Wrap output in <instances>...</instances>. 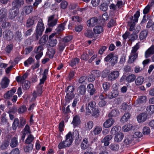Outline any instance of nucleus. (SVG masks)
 I'll return each instance as SVG.
<instances>
[{
    "instance_id": "47",
    "label": "nucleus",
    "mask_w": 154,
    "mask_h": 154,
    "mask_svg": "<svg viewBox=\"0 0 154 154\" xmlns=\"http://www.w3.org/2000/svg\"><path fill=\"white\" fill-rule=\"evenodd\" d=\"M102 128L100 126H96L93 131L94 134L97 135L100 134L102 131Z\"/></svg>"
},
{
    "instance_id": "28",
    "label": "nucleus",
    "mask_w": 154,
    "mask_h": 154,
    "mask_svg": "<svg viewBox=\"0 0 154 154\" xmlns=\"http://www.w3.org/2000/svg\"><path fill=\"white\" fill-rule=\"evenodd\" d=\"M147 100L146 97L145 96H141L138 97L136 101L138 104L145 103Z\"/></svg>"
},
{
    "instance_id": "55",
    "label": "nucleus",
    "mask_w": 154,
    "mask_h": 154,
    "mask_svg": "<svg viewBox=\"0 0 154 154\" xmlns=\"http://www.w3.org/2000/svg\"><path fill=\"white\" fill-rule=\"evenodd\" d=\"M71 133L72 134V139H73V138L74 137H75L76 139H78L79 137V134L78 131L77 130H75L73 133Z\"/></svg>"
},
{
    "instance_id": "40",
    "label": "nucleus",
    "mask_w": 154,
    "mask_h": 154,
    "mask_svg": "<svg viewBox=\"0 0 154 154\" xmlns=\"http://www.w3.org/2000/svg\"><path fill=\"white\" fill-rule=\"evenodd\" d=\"M105 14V13H104L102 16L100 17L99 21L100 22H99V23L100 25H103L105 24L106 15Z\"/></svg>"
},
{
    "instance_id": "38",
    "label": "nucleus",
    "mask_w": 154,
    "mask_h": 154,
    "mask_svg": "<svg viewBox=\"0 0 154 154\" xmlns=\"http://www.w3.org/2000/svg\"><path fill=\"white\" fill-rule=\"evenodd\" d=\"M130 113H125L121 118V122H127L130 118Z\"/></svg>"
},
{
    "instance_id": "27",
    "label": "nucleus",
    "mask_w": 154,
    "mask_h": 154,
    "mask_svg": "<svg viewBox=\"0 0 154 154\" xmlns=\"http://www.w3.org/2000/svg\"><path fill=\"white\" fill-rule=\"evenodd\" d=\"M80 120L79 116H75L73 118L72 123L74 126L78 125L80 123Z\"/></svg>"
},
{
    "instance_id": "59",
    "label": "nucleus",
    "mask_w": 154,
    "mask_h": 154,
    "mask_svg": "<svg viewBox=\"0 0 154 154\" xmlns=\"http://www.w3.org/2000/svg\"><path fill=\"white\" fill-rule=\"evenodd\" d=\"M91 73L94 76L95 78L97 77L100 76V72L98 70H94L92 71L91 72Z\"/></svg>"
},
{
    "instance_id": "41",
    "label": "nucleus",
    "mask_w": 154,
    "mask_h": 154,
    "mask_svg": "<svg viewBox=\"0 0 154 154\" xmlns=\"http://www.w3.org/2000/svg\"><path fill=\"white\" fill-rule=\"evenodd\" d=\"M30 86V82L27 80L25 81L23 84V89L25 90L28 89L29 88Z\"/></svg>"
},
{
    "instance_id": "60",
    "label": "nucleus",
    "mask_w": 154,
    "mask_h": 154,
    "mask_svg": "<svg viewBox=\"0 0 154 154\" xmlns=\"http://www.w3.org/2000/svg\"><path fill=\"white\" fill-rule=\"evenodd\" d=\"M41 85L42 84L40 85L39 83V85L37 87V92L38 93V96H40L42 92V86H41Z\"/></svg>"
},
{
    "instance_id": "39",
    "label": "nucleus",
    "mask_w": 154,
    "mask_h": 154,
    "mask_svg": "<svg viewBox=\"0 0 154 154\" xmlns=\"http://www.w3.org/2000/svg\"><path fill=\"white\" fill-rule=\"evenodd\" d=\"M79 61V59L77 58L73 59L69 62V65L71 66H74L78 64Z\"/></svg>"
},
{
    "instance_id": "57",
    "label": "nucleus",
    "mask_w": 154,
    "mask_h": 154,
    "mask_svg": "<svg viewBox=\"0 0 154 154\" xmlns=\"http://www.w3.org/2000/svg\"><path fill=\"white\" fill-rule=\"evenodd\" d=\"M2 22L3 23L2 24V26L3 28H4L5 27L11 26V23L9 22H7L6 19H5V20H4L3 21H2Z\"/></svg>"
},
{
    "instance_id": "37",
    "label": "nucleus",
    "mask_w": 154,
    "mask_h": 154,
    "mask_svg": "<svg viewBox=\"0 0 154 154\" xmlns=\"http://www.w3.org/2000/svg\"><path fill=\"white\" fill-rule=\"evenodd\" d=\"M144 79L143 77L142 76L138 77L135 81L136 85H142L144 81Z\"/></svg>"
},
{
    "instance_id": "44",
    "label": "nucleus",
    "mask_w": 154,
    "mask_h": 154,
    "mask_svg": "<svg viewBox=\"0 0 154 154\" xmlns=\"http://www.w3.org/2000/svg\"><path fill=\"white\" fill-rule=\"evenodd\" d=\"M93 125L92 122L90 121L87 122L85 124V128L87 130L89 131L92 128Z\"/></svg>"
},
{
    "instance_id": "10",
    "label": "nucleus",
    "mask_w": 154,
    "mask_h": 154,
    "mask_svg": "<svg viewBox=\"0 0 154 154\" xmlns=\"http://www.w3.org/2000/svg\"><path fill=\"white\" fill-rule=\"evenodd\" d=\"M54 15H52L48 18V25L50 27H53L56 25L58 20L54 19Z\"/></svg>"
},
{
    "instance_id": "17",
    "label": "nucleus",
    "mask_w": 154,
    "mask_h": 154,
    "mask_svg": "<svg viewBox=\"0 0 154 154\" xmlns=\"http://www.w3.org/2000/svg\"><path fill=\"white\" fill-rule=\"evenodd\" d=\"M9 82V79L6 77H4L0 83L1 86L2 88H7Z\"/></svg>"
},
{
    "instance_id": "19",
    "label": "nucleus",
    "mask_w": 154,
    "mask_h": 154,
    "mask_svg": "<svg viewBox=\"0 0 154 154\" xmlns=\"http://www.w3.org/2000/svg\"><path fill=\"white\" fill-rule=\"evenodd\" d=\"M154 54V45L152 46L146 50L145 53V56L146 58H147Z\"/></svg>"
},
{
    "instance_id": "5",
    "label": "nucleus",
    "mask_w": 154,
    "mask_h": 154,
    "mask_svg": "<svg viewBox=\"0 0 154 154\" xmlns=\"http://www.w3.org/2000/svg\"><path fill=\"white\" fill-rule=\"evenodd\" d=\"M74 90V87L72 86H69L66 91V95L65 97L66 100L69 102L74 96L73 92Z\"/></svg>"
},
{
    "instance_id": "58",
    "label": "nucleus",
    "mask_w": 154,
    "mask_h": 154,
    "mask_svg": "<svg viewBox=\"0 0 154 154\" xmlns=\"http://www.w3.org/2000/svg\"><path fill=\"white\" fill-rule=\"evenodd\" d=\"M72 38V35H68L65 37L63 40V42H68L71 41Z\"/></svg>"
},
{
    "instance_id": "15",
    "label": "nucleus",
    "mask_w": 154,
    "mask_h": 154,
    "mask_svg": "<svg viewBox=\"0 0 154 154\" xmlns=\"http://www.w3.org/2000/svg\"><path fill=\"white\" fill-rule=\"evenodd\" d=\"M36 20V16L29 17L27 20L26 26L27 27H30L32 26Z\"/></svg>"
},
{
    "instance_id": "53",
    "label": "nucleus",
    "mask_w": 154,
    "mask_h": 154,
    "mask_svg": "<svg viewBox=\"0 0 154 154\" xmlns=\"http://www.w3.org/2000/svg\"><path fill=\"white\" fill-rule=\"evenodd\" d=\"M32 50V47L31 46L25 48L24 50L22 53L23 54H27L29 53Z\"/></svg>"
},
{
    "instance_id": "45",
    "label": "nucleus",
    "mask_w": 154,
    "mask_h": 154,
    "mask_svg": "<svg viewBox=\"0 0 154 154\" xmlns=\"http://www.w3.org/2000/svg\"><path fill=\"white\" fill-rule=\"evenodd\" d=\"M85 36L89 38H91L94 34L91 30H87L85 33Z\"/></svg>"
},
{
    "instance_id": "30",
    "label": "nucleus",
    "mask_w": 154,
    "mask_h": 154,
    "mask_svg": "<svg viewBox=\"0 0 154 154\" xmlns=\"http://www.w3.org/2000/svg\"><path fill=\"white\" fill-rule=\"evenodd\" d=\"M138 56V54H135L131 53L129 57L128 62L130 63H132L134 62V60L137 58Z\"/></svg>"
},
{
    "instance_id": "52",
    "label": "nucleus",
    "mask_w": 154,
    "mask_h": 154,
    "mask_svg": "<svg viewBox=\"0 0 154 154\" xmlns=\"http://www.w3.org/2000/svg\"><path fill=\"white\" fill-rule=\"evenodd\" d=\"M9 145L8 142H4L2 143L0 146V148L2 150H5L7 149Z\"/></svg>"
},
{
    "instance_id": "50",
    "label": "nucleus",
    "mask_w": 154,
    "mask_h": 154,
    "mask_svg": "<svg viewBox=\"0 0 154 154\" xmlns=\"http://www.w3.org/2000/svg\"><path fill=\"white\" fill-rule=\"evenodd\" d=\"M118 57L117 55H113L111 59L110 60V62L112 64V65L114 66L115 63H117Z\"/></svg>"
},
{
    "instance_id": "11",
    "label": "nucleus",
    "mask_w": 154,
    "mask_h": 154,
    "mask_svg": "<svg viewBox=\"0 0 154 154\" xmlns=\"http://www.w3.org/2000/svg\"><path fill=\"white\" fill-rule=\"evenodd\" d=\"M55 35L56 36V35L53 33L49 36L48 42L51 47L54 46L57 43V41L56 39L54 38Z\"/></svg>"
},
{
    "instance_id": "12",
    "label": "nucleus",
    "mask_w": 154,
    "mask_h": 154,
    "mask_svg": "<svg viewBox=\"0 0 154 154\" xmlns=\"http://www.w3.org/2000/svg\"><path fill=\"white\" fill-rule=\"evenodd\" d=\"M23 4V0H14L12 2L13 7L16 8V9H18V10Z\"/></svg>"
},
{
    "instance_id": "46",
    "label": "nucleus",
    "mask_w": 154,
    "mask_h": 154,
    "mask_svg": "<svg viewBox=\"0 0 154 154\" xmlns=\"http://www.w3.org/2000/svg\"><path fill=\"white\" fill-rule=\"evenodd\" d=\"M114 122V121L112 118H110L106 120V128L111 127Z\"/></svg>"
},
{
    "instance_id": "13",
    "label": "nucleus",
    "mask_w": 154,
    "mask_h": 154,
    "mask_svg": "<svg viewBox=\"0 0 154 154\" xmlns=\"http://www.w3.org/2000/svg\"><path fill=\"white\" fill-rule=\"evenodd\" d=\"M7 14V11L6 9L3 8L0 10V23L5 20Z\"/></svg>"
},
{
    "instance_id": "9",
    "label": "nucleus",
    "mask_w": 154,
    "mask_h": 154,
    "mask_svg": "<svg viewBox=\"0 0 154 154\" xmlns=\"http://www.w3.org/2000/svg\"><path fill=\"white\" fill-rule=\"evenodd\" d=\"M99 23L98 19L95 17L91 18L87 21V26L90 27H92Z\"/></svg>"
},
{
    "instance_id": "56",
    "label": "nucleus",
    "mask_w": 154,
    "mask_h": 154,
    "mask_svg": "<svg viewBox=\"0 0 154 154\" xmlns=\"http://www.w3.org/2000/svg\"><path fill=\"white\" fill-rule=\"evenodd\" d=\"M116 24V21L112 19L108 23L107 26L108 27L110 28L115 25Z\"/></svg>"
},
{
    "instance_id": "24",
    "label": "nucleus",
    "mask_w": 154,
    "mask_h": 154,
    "mask_svg": "<svg viewBox=\"0 0 154 154\" xmlns=\"http://www.w3.org/2000/svg\"><path fill=\"white\" fill-rule=\"evenodd\" d=\"M18 144V142L17 141V138L14 137L11 140L10 143V146L12 148H14L16 147Z\"/></svg>"
},
{
    "instance_id": "18",
    "label": "nucleus",
    "mask_w": 154,
    "mask_h": 154,
    "mask_svg": "<svg viewBox=\"0 0 154 154\" xmlns=\"http://www.w3.org/2000/svg\"><path fill=\"white\" fill-rule=\"evenodd\" d=\"M77 93L79 96L84 95L86 92V88L85 86L81 85L77 88Z\"/></svg>"
},
{
    "instance_id": "4",
    "label": "nucleus",
    "mask_w": 154,
    "mask_h": 154,
    "mask_svg": "<svg viewBox=\"0 0 154 154\" xmlns=\"http://www.w3.org/2000/svg\"><path fill=\"white\" fill-rule=\"evenodd\" d=\"M67 21H65L63 23L58 25L57 27L55 30L54 33L56 35V36L57 38H60L61 33L65 29V26L66 25Z\"/></svg>"
},
{
    "instance_id": "3",
    "label": "nucleus",
    "mask_w": 154,
    "mask_h": 154,
    "mask_svg": "<svg viewBox=\"0 0 154 154\" xmlns=\"http://www.w3.org/2000/svg\"><path fill=\"white\" fill-rule=\"evenodd\" d=\"M44 30L43 21L42 19H40L38 22L35 30V38L36 40H38L42 35Z\"/></svg>"
},
{
    "instance_id": "61",
    "label": "nucleus",
    "mask_w": 154,
    "mask_h": 154,
    "mask_svg": "<svg viewBox=\"0 0 154 154\" xmlns=\"http://www.w3.org/2000/svg\"><path fill=\"white\" fill-rule=\"evenodd\" d=\"M119 113V112L118 110H113L109 114V116H117Z\"/></svg>"
},
{
    "instance_id": "14",
    "label": "nucleus",
    "mask_w": 154,
    "mask_h": 154,
    "mask_svg": "<svg viewBox=\"0 0 154 154\" xmlns=\"http://www.w3.org/2000/svg\"><path fill=\"white\" fill-rule=\"evenodd\" d=\"M147 116L146 113H142L137 116V120L139 123L143 122L147 119Z\"/></svg>"
},
{
    "instance_id": "33",
    "label": "nucleus",
    "mask_w": 154,
    "mask_h": 154,
    "mask_svg": "<svg viewBox=\"0 0 154 154\" xmlns=\"http://www.w3.org/2000/svg\"><path fill=\"white\" fill-rule=\"evenodd\" d=\"M34 140V137L31 134H29L25 140V143L29 144L32 143Z\"/></svg>"
},
{
    "instance_id": "21",
    "label": "nucleus",
    "mask_w": 154,
    "mask_h": 154,
    "mask_svg": "<svg viewBox=\"0 0 154 154\" xmlns=\"http://www.w3.org/2000/svg\"><path fill=\"white\" fill-rule=\"evenodd\" d=\"M55 53V49L51 47L48 48L47 55L50 58H52Z\"/></svg>"
},
{
    "instance_id": "26",
    "label": "nucleus",
    "mask_w": 154,
    "mask_h": 154,
    "mask_svg": "<svg viewBox=\"0 0 154 154\" xmlns=\"http://www.w3.org/2000/svg\"><path fill=\"white\" fill-rule=\"evenodd\" d=\"M13 34L10 30H8L5 32V37L7 40H11L13 38Z\"/></svg>"
},
{
    "instance_id": "23",
    "label": "nucleus",
    "mask_w": 154,
    "mask_h": 154,
    "mask_svg": "<svg viewBox=\"0 0 154 154\" xmlns=\"http://www.w3.org/2000/svg\"><path fill=\"white\" fill-rule=\"evenodd\" d=\"M27 145L23 146V148L25 152H30L33 149V145L32 143L26 144Z\"/></svg>"
},
{
    "instance_id": "31",
    "label": "nucleus",
    "mask_w": 154,
    "mask_h": 154,
    "mask_svg": "<svg viewBox=\"0 0 154 154\" xmlns=\"http://www.w3.org/2000/svg\"><path fill=\"white\" fill-rule=\"evenodd\" d=\"M132 124H128L122 127V130L124 132H128L132 129Z\"/></svg>"
},
{
    "instance_id": "16",
    "label": "nucleus",
    "mask_w": 154,
    "mask_h": 154,
    "mask_svg": "<svg viewBox=\"0 0 154 154\" xmlns=\"http://www.w3.org/2000/svg\"><path fill=\"white\" fill-rule=\"evenodd\" d=\"M89 146L88 139L84 138L81 144V147L82 149L84 150L87 149Z\"/></svg>"
},
{
    "instance_id": "22",
    "label": "nucleus",
    "mask_w": 154,
    "mask_h": 154,
    "mask_svg": "<svg viewBox=\"0 0 154 154\" xmlns=\"http://www.w3.org/2000/svg\"><path fill=\"white\" fill-rule=\"evenodd\" d=\"M124 137V134L122 132L117 134L115 137V140L117 142H120L122 140Z\"/></svg>"
},
{
    "instance_id": "29",
    "label": "nucleus",
    "mask_w": 154,
    "mask_h": 154,
    "mask_svg": "<svg viewBox=\"0 0 154 154\" xmlns=\"http://www.w3.org/2000/svg\"><path fill=\"white\" fill-rule=\"evenodd\" d=\"M148 32L146 30L142 31L140 33L139 38L140 40H142L145 39L148 35Z\"/></svg>"
},
{
    "instance_id": "2",
    "label": "nucleus",
    "mask_w": 154,
    "mask_h": 154,
    "mask_svg": "<svg viewBox=\"0 0 154 154\" xmlns=\"http://www.w3.org/2000/svg\"><path fill=\"white\" fill-rule=\"evenodd\" d=\"M72 134L70 131L66 136V140L65 141L60 142L58 145L59 149H62L66 147H68L70 146L73 141Z\"/></svg>"
},
{
    "instance_id": "34",
    "label": "nucleus",
    "mask_w": 154,
    "mask_h": 154,
    "mask_svg": "<svg viewBox=\"0 0 154 154\" xmlns=\"http://www.w3.org/2000/svg\"><path fill=\"white\" fill-rule=\"evenodd\" d=\"M48 69H45L44 72L43 74V77L42 78L40 79V84H43L44 83L47 77V75L48 74Z\"/></svg>"
},
{
    "instance_id": "48",
    "label": "nucleus",
    "mask_w": 154,
    "mask_h": 154,
    "mask_svg": "<svg viewBox=\"0 0 154 154\" xmlns=\"http://www.w3.org/2000/svg\"><path fill=\"white\" fill-rule=\"evenodd\" d=\"M150 130L148 127L145 126L143 129V133L144 135H148L150 134Z\"/></svg>"
},
{
    "instance_id": "54",
    "label": "nucleus",
    "mask_w": 154,
    "mask_h": 154,
    "mask_svg": "<svg viewBox=\"0 0 154 154\" xmlns=\"http://www.w3.org/2000/svg\"><path fill=\"white\" fill-rule=\"evenodd\" d=\"M17 107L15 106H14L12 107L9 108L8 112V113H14L17 111Z\"/></svg>"
},
{
    "instance_id": "64",
    "label": "nucleus",
    "mask_w": 154,
    "mask_h": 154,
    "mask_svg": "<svg viewBox=\"0 0 154 154\" xmlns=\"http://www.w3.org/2000/svg\"><path fill=\"white\" fill-rule=\"evenodd\" d=\"M142 134L140 131H136L133 134V136L136 138H140L142 137Z\"/></svg>"
},
{
    "instance_id": "32",
    "label": "nucleus",
    "mask_w": 154,
    "mask_h": 154,
    "mask_svg": "<svg viewBox=\"0 0 154 154\" xmlns=\"http://www.w3.org/2000/svg\"><path fill=\"white\" fill-rule=\"evenodd\" d=\"M33 10V8L32 6H26L23 8V11L26 14H29Z\"/></svg>"
},
{
    "instance_id": "1",
    "label": "nucleus",
    "mask_w": 154,
    "mask_h": 154,
    "mask_svg": "<svg viewBox=\"0 0 154 154\" xmlns=\"http://www.w3.org/2000/svg\"><path fill=\"white\" fill-rule=\"evenodd\" d=\"M96 103L93 101H91L88 104L86 108V112L88 115L92 114V116L96 117L99 113V110L96 108Z\"/></svg>"
},
{
    "instance_id": "36",
    "label": "nucleus",
    "mask_w": 154,
    "mask_h": 154,
    "mask_svg": "<svg viewBox=\"0 0 154 154\" xmlns=\"http://www.w3.org/2000/svg\"><path fill=\"white\" fill-rule=\"evenodd\" d=\"M48 39V36L47 35H44L39 41V43L41 45H44Z\"/></svg>"
},
{
    "instance_id": "6",
    "label": "nucleus",
    "mask_w": 154,
    "mask_h": 154,
    "mask_svg": "<svg viewBox=\"0 0 154 154\" xmlns=\"http://www.w3.org/2000/svg\"><path fill=\"white\" fill-rule=\"evenodd\" d=\"M19 13V10L18 9H10L9 11L8 17L10 19L16 21L18 20L16 17Z\"/></svg>"
},
{
    "instance_id": "35",
    "label": "nucleus",
    "mask_w": 154,
    "mask_h": 154,
    "mask_svg": "<svg viewBox=\"0 0 154 154\" xmlns=\"http://www.w3.org/2000/svg\"><path fill=\"white\" fill-rule=\"evenodd\" d=\"M103 30L101 26H96L93 29V31L95 34H100Z\"/></svg>"
},
{
    "instance_id": "62",
    "label": "nucleus",
    "mask_w": 154,
    "mask_h": 154,
    "mask_svg": "<svg viewBox=\"0 0 154 154\" xmlns=\"http://www.w3.org/2000/svg\"><path fill=\"white\" fill-rule=\"evenodd\" d=\"M100 8L101 11H106V2L105 1L100 5Z\"/></svg>"
},
{
    "instance_id": "42",
    "label": "nucleus",
    "mask_w": 154,
    "mask_h": 154,
    "mask_svg": "<svg viewBox=\"0 0 154 154\" xmlns=\"http://www.w3.org/2000/svg\"><path fill=\"white\" fill-rule=\"evenodd\" d=\"M19 124V121L18 119L15 118L13 122L12 128L14 130H15L17 127L18 126Z\"/></svg>"
},
{
    "instance_id": "63",
    "label": "nucleus",
    "mask_w": 154,
    "mask_h": 154,
    "mask_svg": "<svg viewBox=\"0 0 154 154\" xmlns=\"http://www.w3.org/2000/svg\"><path fill=\"white\" fill-rule=\"evenodd\" d=\"M119 94L118 91L117 90H113L111 95V97L112 98H114L117 97Z\"/></svg>"
},
{
    "instance_id": "7",
    "label": "nucleus",
    "mask_w": 154,
    "mask_h": 154,
    "mask_svg": "<svg viewBox=\"0 0 154 154\" xmlns=\"http://www.w3.org/2000/svg\"><path fill=\"white\" fill-rule=\"evenodd\" d=\"M140 16V12L139 11H137L134 15V19L133 22H128V25L130 27L129 30H132L134 28L135 25V22H137L138 18Z\"/></svg>"
},
{
    "instance_id": "49",
    "label": "nucleus",
    "mask_w": 154,
    "mask_h": 154,
    "mask_svg": "<svg viewBox=\"0 0 154 154\" xmlns=\"http://www.w3.org/2000/svg\"><path fill=\"white\" fill-rule=\"evenodd\" d=\"M146 109L150 114H152L154 113V105H151L147 107Z\"/></svg>"
},
{
    "instance_id": "51",
    "label": "nucleus",
    "mask_w": 154,
    "mask_h": 154,
    "mask_svg": "<svg viewBox=\"0 0 154 154\" xmlns=\"http://www.w3.org/2000/svg\"><path fill=\"white\" fill-rule=\"evenodd\" d=\"M22 132L23 133H24L25 134H30L31 132L29 126L27 125H26Z\"/></svg>"
},
{
    "instance_id": "8",
    "label": "nucleus",
    "mask_w": 154,
    "mask_h": 154,
    "mask_svg": "<svg viewBox=\"0 0 154 154\" xmlns=\"http://www.w3.org/2000/svg\"><path fill=\"white\" fill-rule=\"evenodd\" d=\"M119 73L118 71H114L109 73L108 76L109 80L113 81L116 80L119 76Z\"/></svg>"
},
{
    "instance_id": "25",
    "label": "nucleus",
    "mask_w": 154,
    "mask_h": 154,
    "mask_svg": "<svg viewBox=\"0 0 154 154\" xmlns=\"http://www.w3.org/2000/svg\"><path fill=\"white\" fill-rule=\"evenodd\" d=\"M135 79V75L134 74H132L127 76L126 77L125 80L127 82L131 83L134 82Z\"/></svg>"
},
{
    "instance_id": "43",
    "label": "nucleus",
    "mask_w": 154,
    "mask_h": 154,
    "mask_svg": "<svg viewBox=\"0 0 154 154\" xmlns=\"http://www.w3.org/2000/svg\"><path fill=\"white\" fill-rule=\"evenodd\" d=\"M34 62V60L32 57H30L27 60L24 62V64L25 66H28V65L31 64Z\"/></svg>"
},
{
    "instance_id": "20",
    "label": "nucleus",
    "mask_w": 154,
    "mask_h": 154,
    "mask_svg": "<svg viewBox=\"0 0 154 154\" xmlns=\"http://www.w3.org/2000/svg\"><path fill=\"white\" fill-rule=\"evenodd\" d=\"M16 89L13 88L10 91H8L4 95V98L6 99H9L14 94L16 91Z\"/></svg>"
}]
</instances>
